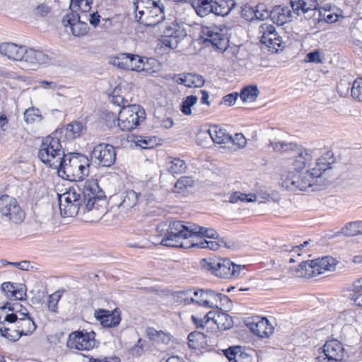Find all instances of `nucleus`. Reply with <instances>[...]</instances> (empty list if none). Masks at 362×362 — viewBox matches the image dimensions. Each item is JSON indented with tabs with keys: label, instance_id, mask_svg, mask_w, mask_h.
<instances>
[{
	"label": "nucleus",
	"instance_id": "1",
	"mask_svg": "<svg viewBox=\"0 0 362 362\" xmlns=\"http://www.w3.org/2000/svg\"><path fill=\"white\" fill-rule=\"evenodd\" d=\"M317 150L299 148L291 159V169L296 173H289L282 182L283 187L291 191H317L325 186L322 178L332 170L335 162L334 153L327 151L316 158Z\"/></svg>",
	"mask_w": 362,
	"mask_h": 362
},
{
	"label": "nucleus",
	"instance_id": "2",
	"mask_svg": "<svg viewBox=\"0 0 362 362\" xmlns=\"http://www.w3.org/2000/svg\"><path fill=\"white\" fill-rule=\"evenodd\" d=\"M59 163H62L60 166L55 169L57 170L59 175L64 179L81 181L88 174V159L83 155L78 153L65 155Z\"/></svg>",
	"mask_w": 362,
	"mask_h": 362
},
{
	"label": "nucleus",
	"instance_id": "3",
	"mask_svg": "<svg viewBox=\"0 0 362 362\" xmlns=\"http://www.w3.org/2000/svg\"><path fill=\"white\" fill-rule=\"evenodd\" d=\"M65 156L60 139L55 132L45 137L38 151V158L47 166L55 169Z\"/></svg>",
	"mask_w": 362,
	"mask_h": 362
},
{
	"label": "nucleus",
	"instance_id": "4",
	"mask_svg": "<svg viewBox=\"0 0 362 362\" xmlns=\"http://www.w3.org/2000/svg\"><path fill=\"white\" fill-rule=\"evenodd\" d=\"M192 224L187 226L179 221H171L169 223L165 237L161 240V245L167 247L191 248L192 233Z\"/></svg>",
	"mask_w": 362,
	"mask_h": 362
},
{
	"label": "nucleus",
	"instance_id": "5",
	"mask_svg": "<svg viewBox=\"0 0 362 362\" xmlns=\"http://www.w3.org/2000/svg\"><path fill=\"white\" fill-rule=\"evenodd\" d=\"M337 261L332 257H323L313 260L302 262L296 269V275L300 278H312L326 271H334Z\"/></svg>",
	"mask_w": 362,
	"mask_h": 362
},
{
	"label": "nucleus",
	"instance_id": "6",
	"mask_svg": "<svg viewBox=\"0 0 362 362\" xmlns=\"http://www.w3.org/2000/svg\"><path fill=\"white\" fill-rule=\"evenodd\" d=\"M59 205L60 214L64 217H74L80 210L83 213L88 211L83 207L81 192L78 187H71L67 192L59 195Z\"/></svg>",
	"mask_w": 362,
	"mask_h": 362
},
{
	"label": "nucleus",
	"instance_id": "7",
	"mask_svg": "<svg viewBox=\"0 0 362 362\" xmlns=\"http://www.w3.org/2000/svg\"><path fill=\"white\" fill-rule=\"evenodd\" d=\"M203 269L211 271L220 278L231 279L239 276L241 266L232 262L228 259H203L201 262Z\"/></svg>",
	"mask_w": 362,
	"mask_h": 362
},
{
	"label": "nucleus",
	"instance_id": "8",
	"mask_svg": "<svg viewBox=\"0 0 362 362\" xmlns=\"http://www.w3.org/2000/svg\"><path fill=\"white\" fill-rule=\"evenodd\" d=\"M158 26L163 37L162 43L165 47L176 48L180 40L186 36L185 30L175 21L164 20Z\"/></svg>",
	"mask_w": 362,
	"mask_h": 362
},
{
	"label": "nucleus",
	"instance_id": "9",
	"mask_svg": "<svg viewBox=\"0 0 362 362\" xmlns=\"http://www.w3.org/2000/svg\"><path fill=\"white\" fill-rule=\"evenodd\" d=\"M144 110L139 105L123 107L118 115L117 125L122 131H132L145 118Z\"/></svg>",
	"mask_w": 362,
	"mask_h": 362
},
{
	"label": "nucleus",
	"instance_id": "10",
	"mask_svg": "<svg viewBox=\"0 0 362 362\" xmlns=\"http://www.w3.org/2000/svg\"><path fill=\"white\" fill-rule=\"evenodd\" d=\"M81 197L83 207L87 211L93 209L95 205L105 198L104 192L99 187L98 182L95 179H89L85 182Z\"/></svg>",
	"mask_w": 362,
	"mask_h": 362
},
{
	"label": "nucleus",
	"instance_id": "11",
	"mask_svg": "<svg viewBox=\"0 0 362 362\" xmlns=\"http://www.w3.org/2000/svg\"><path fill=\"white\" fill-rule=\"evenodd\" d=\"M16 314H9L5 308H0V334L9 341L20 339Z\"/></svg>",
	"mask_w": 362,
	"mask_h": 362
},
{
	"label": "nucleus",
	"instance_id": "12",
	"mask_svg": "<svg viewBox=\"0 0 362 362\" xmlns=\"http://www.w3.org/2000/svg\"><path fill=\"white\" fill-rule=\"evenodd\" d=\"M200 37L204 42L211 43L213 47L220 50H225L228 46L229 40L225 31L214 25L202 26Z\"/></svg>",
	"mask_w": 362,
	"mask_h": 362
},
{
	"label": "nucleus",
	"instance_id": "13",
	"mask_svg": "<svg viewBox=\"0 0 362 362\" xmlns=\"http://www.w3.org/2000/svg\"><path fill=\"white\" fill-rule=\"evenodd\" d=\"M0 213L2 216L14 223H19L25 218V213L18 202L8 195L0 197Z\"/></svg>",
	"mask_w": 362,
	"mask_h": 362
},
{
	"label": "nucleus",
	"instance_id": "14",
	"mask_svg": "<svg viewBox=\"0 0 362 362\" xmlns=\"http://www.w3.org/2000/svg\"><path fill=\"white\" fill-rule=\"evenodd\" d=\"M322 351L315 358V362H344L345 350L342 344L337 339L327 341Z\"/></svg>",
	"mask_w": 362,
	"mask_h": 362
},
{
	"label": "nucleus",
	"instance_id": "15",
	"mask_svg": "<svg viewBox=\"0 0 362 362\" xmlns=\"http://www.w3.org/2000/svg\"><path fill=\"white\" fill-rule=\"evenodd\" d=\"M94 332H72L67 339L66 346L69 349L81 351H89L95 346Z\"/></svg>",
	"mask_w": 362,
	"mask_h": 362
},
{
	"label": "nucleus",
	"instance_id": "16",
	"mask_svg": "<svg viewBox=\"0 0 362 362\" xmlns=\"http://www.w3.org/2000/svg\"><path fill=\"white\" fill-rule=\"evenodd\" d=\"M90 158L97 165L110 167L115 162L116 151L115 147L110 144H100L93 148Z\"/></svg>",
	"mask_w": 362,
	"mask_h": 362
},
{
	"label": "nucleus",
	"instance_id": "17",
	"mask_svg": "<svg viewBox=\"0 0 362 362\" xmlns=\"http://www.w3.org/2000/svg\"><path fill=\"white\" fill-rule=\"evenodd\" d=\"M259 31L262 34L261 43L265 45L272 52H277L284 47L281 37L272 24L262 23L259 28Z\"/></svg>",
	"mask_w": 362,
	"mask_h": 362
},
{
	"label": "nucleus",
	"instance_id": "18",
	"mask_svg": "<svg viewBox=\"0 0 362 362\" xmlns=\"http://www.w3.org/2000/svg\"><path fill=\"white\" fill-rule=\"evenodd\" d=\"M290 3L295 13L313 22L318 8L317 0H291Z\"/></svg>",
	"mask_w": 362,
	"mask_h": 362
},
{
	"label": "nucleus",
	"instance_id": "19",
	"mask_svg": "<svg viewBox=\"0 0 362 362\" xmlns=\"http://www.w3.org/2000/svg\"><path fill=\"white\" fill-rule=\"evenodd\" d=\"M62 24L64 27H69L72 35L76 37L86 35L89 29L88 24L81 21L79 14L76 12L67 13L62 20Z\"/></svg>",
	"mask_w": 362,
	"mask_h": 362
},
{
	"label": "nucleus",
	"instance_id": "20",
	"mask_svg": "<svg viewBox=\"0 0 362 362\" xmlns=\"http://www.w3.org/2000/svg\"><path fill=\"white\" fill-rule=\"evenodd\" d=\"M165 20L164 6L160 1H153V5L141 18V23L146 26H158Z\"/></svg>",
	"mask_w": 362,
	"mask_h": 362
},
{
	"label": "nucleus",
	"instance_id": "21",
	"mask_svg": "<svg viewBox=\"0 0 362 362\" xmlns=\"http://www.w3.org/2000/svg\"><path fill=\"white\" fill-rule=\"evenodd\" d=\"M202 305L206 308L221 309L230 303V299L226 295L211 289L204 290Z\"/></svg>",
	"mask_w": 362,
	"mask_h": 362
},
{
	"label": "nucleus",
	"instance_id": "22",
	"mask_svg": "<svg viewBox=\"0 0 362 362\" xmlns=\"http://www.w3.org/2000/svg\"><path fill=\"white\" fill-rule=\"evenodd\" d=\"M23 55L22 62H25L31 69H35L40 64H48L50 60L49 55L41 50L33 48L27 49L25 47V53Z\"/></svg>",
	"mask_w": 362,
	"mask_h": 362
},
{
	"label": "nucleus",
	"instance_id": "23",
	"mask_svg": "<svg viewBox=\"0 0 362 362\" xmlns=\"http://www.w3.org/2000/svg\"><path fill=\"white\" fill-rule=\"evenodd\" d=\"M94 316L105 327H117L121 321L120 312L117 309L111 312L103 309L96 310Z\"/></svg>",
	"mask_w": 362,
	"mask_h": 362
},
{
	"label": "nucleus",
	"instance_id": "24",
	"mask_svg": "<svg viewBox=\"0 0 362 362\" xmlns=\"http://www.w3.org/2000/svg\"><path fill=\"white\" fill-rule=\"evenodd\" d=\"M25 46H19L11 42H4L0 44V54L7 57L9 59L22 62V59H23V54H25Z\"/></svg>",
	"mask_w": 362,
	"mask_h": 362
},
{
	"label": "nucleus",
	"instance_id": "25",
	"mask_svg": "<svg viewBox=\"0 0 362 362\" xmlns=\"http://www.w3.org/2000/svg\"><path fill=\"white\" fill-rule=\"evenodd\" d=\"M131 65L132 68L129 70L136 71H146L148 73L155 72V70L151 68V66H153L157 64V62L154 59H148L141 57L137 54H130Z\"/></svg>",
	"mask_w": 362,
	"mask_h": 362
},
{
	"label": "nucleus",
	"instance_id": "26",
	"mask_svg": "<svg viewBox=\"0 0 362 362\" xmlns=\"http://www.w3.org/2000/svg\"><path fill=\"white\" fill-rule=\"evenodd\" d=\"M230 362H252V356L240 346H231L223 351Z\"/></svg>",
	"mask_w": 362,
	"mask_h": 362
},
{
	"label": "nucleus",
	"instance_id": "27",
	"mask_svg": "<svg viewBox=\"0 0 362 362\" xmlns=\"http://www.w3.org/2000/svg\"><path fill=\"white\" fill-rule=\"evenodd\" d=\"M291 17V12L288 7L278 6L270 11V18L278 25H282L290 21Z\"/></svg>",
	"mask_w": 362,
	"mask_h": 362
},
{
	"label": "nucleus",
	"instance_id": "28",
	"mask_svg": "<svg viewBox=\"0 0 362 362\" xmlns=\"http://www.w3.org/2000/svg\"><path fill=\"white\" fill-rule=\"evenodd\" d=\"M250 329L259 337H268L273 332V327L269 325V321L265 318L257 319L250 324Z\"/></svg>",
	"mask_w": 362,
	"mask_h": 362
},
{
	"label": "nucleus",
	"instance_id": "29",
	"mask_svg": "<svg viewBox=\"0 0 362 362\" xmlns=\"http://www.w3.org/2000/svg\"><path fill=\"white\" fill-rule=\"evenodd\" d=\"M214 13L216 16H226L235 6L234 0H211Z\"/></svg>",
	"mask_w": 362,
	"mask_h": 362
},
{
	"label": "nucleus",
	"instance_id": "30",
	"mask_svg": "<svg viewBox=\"0 0 362 362\" xmlns=\"http://www.w3.org/2000/svg\"><path fill=\"white\" fill-rule=\"evenodd\" d=\"M208 132L214 143L222 144H226L231 140V136L226 133L225 129L217 125L211 127Z\"/></svg>",
	"mask_w": 362,
	"mask_h": 362
},
{
	"label": "nucleus",
	"instance_id": "31",
	"mask_svg": "<svg viewBox=\"0 0 362 362\" xmlns=\"http://www.w3.org/2000/svg\"><path fill=\"white\" fill-rule=\"evenodd\" d=\"M191 232L192 233V240H194L197 237L212 239H218L219 237L218 233L214 228L202 227L197 224H192Z\"/></svg>",
	"mask_w": 362,
	"mask_h": 362
},
{
	"label": "nucleus",
	"instance_id": "32",
	"mask_svg": "<svg viewBox=\"0 0 362 362\" xmlns=\"http://www.w3.org/2000/svg\"><path fill=\"white\" fill-rule=\"evenodd\" d=\"M166 166L168 170L173 175L183 173L187 169L185 161L179 158L169 157L166 161Z\"/></svg>",
	"mask_w": 362,
	"mask_h": 362
},
{
	"label": "nucleus",
	"instance_id": "33",
	"mask_svg": "<svg viewBox=\"0 0 362 362\" xmlns=\"http://www.w3.org/2000/svg\"><path fill=\"white\" fill-rule=\"evenodd\" d=\"M140 194L134 192V190L126 191L122 195V201L119 204V207L122 210L128 211L133 208L138 201V197Z\"/></svg>",
	"mask_w": 362,
	"mask_h": 362
},
{
	"label": "nucleus",
	"instance_id": "34",
	"mask_svg": "<svg viewBox=\"0 0 362 362\" xmlns=\"http://www.w3.org/2000/svg\"><path fill=\"white\" fill-rule=\"evenodd\" d=\"M313 24L326 22L329 23H334L338 20V15L333 13L330 10L326 8L317 9V13H315Z\"/></svg>",
	"mask_w": 362,
	"mask_h": 362
},
{
	"label": "nucleus",
	"instance_id": "35",
	"mask_svg": "<svg viewBox=\"0 0 362 362\" xmlns=\"http://www.w3.org/2000/svg\"><path fill=\"white\" fill-rule=\"evenodd\" d=\"M192 6L197 15L201 17L206 16L211 13H214L211 0H194L192 2Z\"/></svg>",
	"mask_w": 362,
	"mask_h": 362
},
{
	"label": "nucleus",
	"instance_id": "36",
	"mask_svg": "<svg viewBox=\"0 0 362 362\" xmlns=\"http://www.w3.org/2000/svg\"><path fill=\"white\" fill-rule=\"evenodd\" d=\"M194 185V180L192 177L184 176L180 177L175 182L173 192L177 194H185Z\"/></svg>",
	"mask_w": 362,
	"mask_h": 362
},
{
	"label": "nucleus",
	"instance_id": "37",
	"mask_svg": "<svg viewBox=\"0 0 362 362\" xmlns=\"http://www.w3.org/2000/svg\"><path fill=\"white\" fill-rule=\"evenodd\" d=\"M18 327H19L20 337L23 335L27 336L31 334L36 329V325L33 320L30 317L17 318Z\"/></svg>",
	"mask_w": 362,
	"mask_h": 362
},
{
	"label": "nucleus",
	"instance_id": "38",
	"mask_svg": "<svg viewBox=\"0 0 362 362\" xmlns=\"http://www.w3.org/2000/svg\"><path fill=\"white\" fill-rule=\"evenodd\" d=\"M153 0H136L134 2V8L136 13V18L139 22L141 18H144L145 13L153 6Z\"/></svg>",
	"mask_w": 362,
	"mask_h": 362
},
{
	"label": "nucleus",
	"instance_id": "39",
	"mask_svg": "<svg viewBox=\"0 0 362 362\" xmlns=\"http://www.w3.org/2000/svg\"><path fill=\"white\" fill-rule=\"evenodd\" d=\"M1 308H5V310H7L9 314H16L17 318H25L30 317L27 308L19 303H6Z\"/></svg>",
	"mask_w": 362,
	"mask_h": 362
},
{
	"label": "nucleus",
	"instance_id": "40",
	"mask_svg": "<svg viewBox=\"0 0 362 362\" xmlns=\"http://www.w3.org/2000/svg\"><path fill=\"white\" fill-rule=\"evenodd\" d=\"M238 95L243 102H254L259 95V90L256 86H248L242 88Z\"/></svg>",
	"mask_w": 362,
	"mask_h": 362
},
{
	"label": "nucleus",
	"instance_id": "41",
	"mask_svg": "<svg viewBox=\"0 0 362 362\" xmlns=\"http://www.w3.org/2000/svg\"><path fill=\"white\" fill-rule=\"evenodd\" d=\"M130 54L120 53L111 59V64L114 66L124 70L132 68V62L129 60Z\"/></svg>",
	"mask_w": 362,
	"mask_h": 362
},
{
	"label": "nucleus",
	"instance_id": "42",
	"mask_svg": "<svg viewBox=\"0 0 362 362\" xmlns=\"http://www.w3.org/2000/svg\"><path fill=\"white\" fill-rule=\"evenodd\" d=\"M341 233L346 236H354L362 234V221L348 223L342 229Z\"/></svg>",
	"mask_w": 362,
	"mask_h": 362
},
{
	"label": "nucleus",
	"instance_id": "43",
	"mask_svg": "<svg viewBox=\"0 0 362 362\" xmlns=\"http://www.w3.org/2000/svg\"><path fill=\"white\" fill-rule=\"evenodd\" d=\"M83 129V124L77 121L71 122L66 125V136L69 139H74L79 137Z\"/></svg>",
	"mask_w": 362,
	"mask_h": 362
},
{
	"label": "nucleus",
	"instance_id": "44",
	"mask_svg": "<svg viewBox=\"0 0 362 362\" xmlns=\"http://www.w3.org/2000/svg\"><path fill=\"white\" fill-rule=\"evenodd\" d=\"M216 317L215 324L217 325L219 329H228L233 325L232 317L227 313L220 312Z\"/></svg>",
	"mask_w": 362,
	"mask_h": 362
},
{
	"label": "nucleus",
	"instance_id": "45",
	"mask_svg": "<svg viewBox=\"0 0 362 362\" xmlns=\"http://www.w3.org/2000/svg\"><path fill=\"white\" fill-rule=\"evenodd\" d=\"M257 195L255 194H244L240 192H235L229 197L228 202L230 203H237L240 202H254L257 200Z\"/></svg>",
	"mask_w": 362,
	"mask_h": 362
},
{
	"label": "nucleus",
	"instance_id": "46",
	"mask_svg": "<svg viewBox=\"0 0 362 362\" xmlns=\"http://www.w3.org/2000/svg\"><path fill=\"white\" fill-rule=\"evenodd\" d=\"M198 100L196 95H189L183 99L180 105V111L185 115H191L192 114L191 107H193Z\"/></svg>",
	"mask_w": 362,
	"mask_h": 362
},
{
	"label": "nucleus",
	"instance_id": "47",
	"mask_svg": "<svg viewBox=\"0 0 362 362\" xmlns=\"http://www.w3.org/2000/svg\"><path fill=\"white\" fill-rule=\"evenodd\" d=\"M185 86L188 88H200L202 87L205 83L204 78L201 75L192 73L187 74Z\"/></svg>",
	"mask_w": 362,
	"mask_h": 362
},
{
	"label": "nucleus",
	"instance_id": "48",
	"mask_svg": "<svg viewBox=\"0 0 362 362\" xmlns=\"http://www.w3.org/2000/svg\"><path fill=\"white\" fill-rule=\"evenodd\" d=\"M42 117L37 108L30 107L24 112V120L27 124H33L40 122Z\"/></svg>",
	"mask_w": 362,
	"mask_h": 362
},
{
	"label": "nucleus",
	"instance_id": "49",
	"mask_svg": "<svg viewBox=\"0 0 362 362\" xmlns=\"http://www.w3.org/2000/svg\"><path fill=\"white\" fill-rule=\"evenodd\" d=\"M90 0H71L70 9L71 12H76L81 11L86 13L90 8Z\"/></svg>",
	"mask_w": 362,
	"mask_h": 362
},
{
	"label": "nucleus",
	"instance_id": "50",
	"mask_svg": "<svg viewBox=\"0 0 362 362\" xmlns=\"http://www.w3.org/2000/svg\"><path fill=\"white\" fill-rule=\"evenodd\" d=\"M134 142L141 148H152L156 144V138L139 136L135 137Z\"/></svg>",
	"mask_w": 362,
	"mask_h": 362
},
{
	"label": "nucleus",
	"instance_id": "51",
	"mask_svg": "<svg viewBox=\"0 0 362 362\" xmlns=\"http://www.w3.org/2000/svg\"><path fill=\"white\" fill-rule=\"evenodd\" d=\"M192 247L198 248H208L211 250H217L219 249L221 244L216 240H200L196 242L194 240H192Z\"/></svg>",
	"mask_w": 362,
	"mask_h": 362
},
{
	"label": "nucleus",
	"instance_id": "52",
	"mask_svg": "<svg viewBox=\"0 0 362 362\" xmlns=\"http://www.w3.org/2000/svg\"><path fill=\"white\" fill-rule=\"evenodd\" d=\"M325 59L324 54L319 49H315L306 54L305 61L310 63L322 64Z\"/></svg>",
	"mask_w": 362,
	"mask_h": 362
},
{
	"label": "nucleus",
	"instance_id": "53",
	"mask_svg": "<svg viewBox=\"0 0 362 362\" xmlns=\"http://www.w3.org/2000/svg\"><path fill=\"white\" fill-rule=\"evenodd\" d=\"M351 95L359 101H362V78L354 81L351 88Z\"/></svg>",
	"mask_w": 362,
	"mask_h": 362
},
{
	"label": "nucleus",
	"instance_id": "54",
	"mask_svg": "<svg viewBox=\"0 0 362 362\" xmlns=\"http://www.w3.org/2000/svg\"><path fill=\"white\" fill-rule=\"evenodd\" d=\"M270 145L273 147L275 151L285 152L289 150H293L296 147V144L293 143H286L284 141L270 142Z\"/></svg>",
	"mask_w": 362,
	"mask_h": 362
},
{
	"label": "nucleus",
	"instance_id": "55",
	"mask_svg": "<svg viewBox=\"0 0 362 362\" xmlns=\"http://www.w3.org/2000/svg\"><path fill=\"white\" fill-rule=\"evenodd\" d=\"M61 296L57 292L49 296L48 300V309L52 313L57 312V304Z\"/></svg>",
	"mask_w": 362,
	"mask_h": 362
},
{
	"label": "nucleus",
	"instance_id": "56",
	"mask_svg": "<svg viewBox=\"0 0 362 362\" xmlns=\"http://www.w3.org/2000/svg\"><path fill=\"white\" fill-rule=\"evenodd\" d=\"M17 285H14L11 282H5L1 284V291L4 293L5 296L9 298L12 299L15 288Z\"/></svg>",
	"mask_w": 362,
	"mask_h": 362
},
{
	"label": "nucleus",
	"instance_id": "57",
	"mask_svg": "<svg viewBox=\"0 0 362 362\" xmlns=\"http://www.w3.org/2000/svg\"><path fill=\"white\" fill-rule=\"evenodd\" d=\"M254 15L257 19L263 21L270 17V12L269 13L268 11L264 8V6L262 4L257 6V9L254 11Z\"/></svg>",
	"mask_w": 362,
	"mask_h": 362
},
{
	"label": "nucleus",
	"instance_id": "58",
	"mask_svg": "<svg viewBox=\"0 0 362 362\" xmlns=\"http://www.w3.org/2000/svg\"><path fill=\"white\" fill-rule=\"evenodd\" d=\"M192 298H190V301L193 303H197L199 305L203 306L202 305V296L204 295V289H192Z\"/></svg>",
	"mask_w": 362,
	"mask_h": 362
},
{
	"label": "nucleus",
	"instance_id": "59",
	"mask_svg": "<svg viewBox=\"0 0 362 362\" xmlns=\"http://www.w3.org/2000/svg\"><path fill=\"white\" fill-rule=\"evenodd\" d=\"M230 141L239 148H244L246 146L247 141L244 135L240 133L235 134L233 137L231 136Z\"/></svg>",
	"mask_w": 362,
	"mask_h": 362
},
{
	"label": "nucleus",
	"instance_id": "60",
	"mask_svg": "<svg viewBox=\"0 0 362 362\" xmlns=\"http://www.w3.org/2000/svg\"><path fill=\"white\" fill-rule=\"evenodd\" d=\"M239 95L238 93H232L225 95L221 100V104H225L228 106H231L235 104Z\"/></svg>",
	"mask_w": 362,
	"mask_h": 362
},
{
	"label": "nucleus",
	"instance_id": "61",
	"mask_svg": "<svg viewBox=\"0 0 362 362\" xmlns=\"http://www.w3.org/2000/svg\"><path fill=\"white\" fill-rule=\"evenodd\" d=\"M192 289L180 291L178 292V298L181 301H183L187 304L191 303L190 298H192Z\"/></svg>",
	"mask_w": 362,
	"mask_h": 362
},
{
	"label": "nucleus",
	"instance_id": "62",
	"mask_svg": "<svg viewBox=\"0 0 362 362\" xmlns=\"http://www.w3.org/2000/svg\"><path fill=\"white\" fill-rule=\"evenodd\" d=\"M258 196L264 200L267 201H273L274 202H277L279 200V197L277 194H269V192L264 191H260L258 192Z\"/></svg>",
	"mask_w": 362,
	"mask_h": 362
},
{
	"label": "nucleus",
	"instance_id": "63",
	"mask_svg": "<svg viewBox=\"0 0 362 362\" xmlns=\"http://www.w3.org/2000/svg\"><path fill=\"white\" fill-rule=\"evenodd\" d=\"M25 296L26 292L23 286L22 285H17L13 293V298L22 300Z\"/></svg>",
	"mask_w": 362,
	"mask_h": 362
},
{
	"label": "nucleus",
	"instance_id": "64",
	"mask_svg": "<svg viewBox=\"0 0 362 362\" xmlns=\"http://www.w3.org/2000/svg\"><path fill=\"white\" fill-rule=\"evenodd\" d=\"M39 84L44 88L45 89L50 88V89H58L61 90L63 86L61 85H58L56 82L54 81H40Z\"/></svg>",
	"mask_w": 362,
	"mask_h": 362
}]
</instances>
